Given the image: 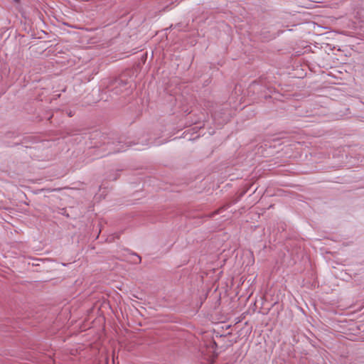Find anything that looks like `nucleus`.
<instances>
[{"label": "nucleus", "mask_w": 364, "mask_h": 364, "mask_svg": "<svg viewBox=\"0 0 364 364\" xmlns=\"http://www.w3.org/2000/svg\"><path fill=\"white\" fill-rule=\"evenodd\" d=\"M129 82L122 78L115 79L110 85L111 90L116 95H119L127 89Z\"/></svg>", "instance_id": "obj_1"}, {"label": "nucleus", "mask_w": 364, "mask_h": 364, "mask_svg": "<svg viewBox=\"0 0 364 364\" xmlns=\"http://www.w3.org/2000/svg\"><path fill=\"white\" fill-rule=\"evenodd\" d=\"M224 210V207H222V208H220L218 209L217 210H215V211H214V212H213V213H211L210 217H213V216H214L215 215H217V214L220 213L222 210Z\"/></svg>", "instance_id": "obj_2"}, {"label": "nucleus", "mask_w": 364, "mask_h": 364, "mask_svg": "<svg viewBox=\"0 0 364 364\" xmlns=\"http://www.w3.org/2000/svg\"><path fill=\"white\" fill-rule=\"evenodd\" d=\"M125 149H123V148H119L117 150L114 151V152H119V151H124Z\"/></svg>", "instance_id": "obj_3"}, {"label": "nucleus", "mask_w": 364, "mask_h": 364, "mask_svg": "<svg viewBox=\"0 0 364 364\" xmlns=\"http://www.w3.org/2000/svg\"><path fill=\"white\" fill-rule=\"evenodd\" d=\"M212 344H213V347H216L217 346V344H216V343L215 341H213Z\"/></svg>", "instance_id": "obj_4"}, {"label": "nucleus", "mask_w": 364, "mask_h": 364, "mask_svg": "<svg viewBox=\"0 0 364 364\" xmlns=\"http://www.w3.org/2000/svg\"><path fill=\"white\" fill-rule=\"evenodd\" d=\"M136 256L137 257L139 262H141V257L139 255H136Z\"/></svg>", "instance_id": "obj_5"}, {"label": "nucleus", "mask_w": 364, "mask_h": 364, "mask_svg": "<svg viewBox=\"0 0 364 364\" xmlns=\"http://www.w3.org/2000/svg\"><path fill=\"white\" fill-rule=\"evenodd\" d=\"M15 1L18 2L19 0H14Z\"/></svg>", "instance_id": "obj_6"}]
</instances>
